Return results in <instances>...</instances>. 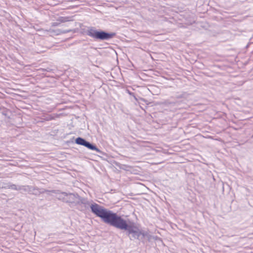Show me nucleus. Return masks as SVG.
<instances>
[{
    "instance_id": "1",
    "label": "nucleus",
    "mask_w": 253,
    "mask_h": 253,
    "mask_svg": "<svg viewBox=\"0 0 253 253\" xmlns=\"http://www.w3.org/2000/svg\"><path fill=\"white\" fill-rule=\"evenodd\" d=\"M107 224L126 231V234L129 236L131 240L137 239L143 242L142 241L143 238L146 237L149 241L151 239V235L147 232L140 230L134 225V223L129 221L128 222L116 212H113Z\"/></svg>"
},
{
    "instance_id": "2",
    "label": "nucleus",
    "mask_w": 253,
    "mask_h": 253,
    "mask_svg": "<svg viewBox=\"0 0 253 253\" xmlns=\"http://www.w3.org/2000/svg\"><path fill=\"white\" fill-rule=\"evenodd\" d=\"M78 209L81 211H85L90 209L92 213L101 218L102 221L106 223L111 217L113 211L94 202L92 200H88L86 198L78 196V201L75 204Z\"/></svg>"
},
{
    "instance_id": "3",
    "label": "nucleus",
    "mask_w": 253,
    "mask_h": 253,
    "mask_svg": "<svg viewBox=\"0 0 253 253\" xmlns=\"http://www.w3.org/2000/svg\"><path fill=\"white\" fill-rule=\"evenodd\" d=\"M80 33L92 38L95 41H108L113 39L116 35L114 32L97 29L95 27L89 26L87 29L81 28Z\"/></svg>"
},
{
    "instance_id": "4",
    "label": "nucleus",
    "mask_w": 253,
    "mask_h": 253,
    "mask_svg": "<svg viewBox=\"0 0 253 253\" xmlns=\"http://www.w3.org/2000/svg\"><path fill=\"white\" fill-rule=\"evenodd\" d=\"M75 143L78 145L83 146L90 150L95 151L100 154L103 153L102 151L98 148L95 144L87 141L84 138L81 137H78L76 138L75 139Z\"/></svg>"
},
{
    "instance_id": "5",
    "label": "nucleus",
    "mask_w": 253,
    "mask_h": 253,
    "mask_svg": "<svg viewBox=\"0 0 253 253\" xmlns=\"http://www.w3.org/2000/svg\"><path fill=\"white\" fill-rule=\"evenodd\" d=\"M187 97V94L186 92H182V93L176 94L174 96L171 97L174 99L173 101L169 102V104H174L177 106L184 103Z\"/></svg>"
},
{
    "instance_id": "6",
    "label": "nucleus",
    "mask_w": 253,
    "mask_h": 253,
    "mask_svg": "<svg viewBox=\"0 0 253 253\" xmlns=\"http://www.w3.org/2000/svg\"><path fill=\"white\" fill-rule=\"evenodd\" d=\"M31 190V193H30V195H34L35 196H39L40 194H43L44 193H58L59 192V191L58 190H46L43 188L40 189L37 186H32V188Z\"/></svg>"
},
{
    "instance_id": "7",
    "label": "nucleus",
    "mask_w": 253,
    "mask_h": 253,
    "mask_svg": "<svg viewBox=\"0 0 253 253\" xmlns=\"http://www.w3.org/2000/svg\"><path fill=\"white\" fill-rule=\"evenodd\" d=\"M63 194L67 196L66 203L68 204H72L75 205L77 201V199H78V196L79 195L76 193H67L66 192H63Z\"/></svg>"
},
{
    "instance_id": "8",
    "label": "nucleus",
    "mask_w": 253,
    "mask_h": 253,
    "mask_svg": "<svg viewBox=\"0 0 253 253\" xmlns=\"http://www.w3.org/2000/svg\"><path fill=\"white\" fill-rule=\"evenodd\" d=\"M31 188L32 186L30 185H19V187L18 188L19 191L22 190V193H24L25 194L28 193L30 194L31 193Z\"/></svg>"
},
{
    "instance_id": "9",
    "label": "nucleus",
    "mask_w": 253,
    "mask_h": 253,
    "mask_svg": "<svg viewBox=\"0 0 253 253\" xmlns=\"http://www.w3.org/2000/svg\"><path fill=\"white\" fill-rule=\"evenodd\" d=\"M19 187V185H17L14 184H12L11 183H8L6 184L5 186L2 187V188L4 189H11L12 190L19 191L18 188Z\"/></svg>"
},
{
    "instance_id": "10",
    "label": "nucleus",
    "mask_w": 253,
    "mask_h": 253,
    "mask_svg": "<svg viewBox=\"0 0 253 253\" xmlns=\"http://www.w3.org/2000/svg\"><path fill=\"white\" fill-rule=\"evenodd\" d=\"M73 20L71 17L69 16H66V17H63L60 16L57 19V21H59L60 24L61 23H64L66 22H68Z\"/></svg>"
},
{
    "instance_id": "11",
    "label": "nucleus",
    "mask_w": 253,
    "mask_h": 253,
    "mask_svg": "<svg viewBox=\"0 0 253 253\" xmlns=\"http://www.w3.org/2000/svg\"><path fill=\"white\" fill-rule=\"evenodd\" d=\"M59 193L58 194H59V196L58 199L59 200H61L63 202L66 203L67 196L64 195V194H63V192H60V190H59Z\"/></svg>"
},
{
    "instance_id": "12",
    "label": "nucleus",
    "mask_w": 253,
    "mask_h": 253,
    "mask_svg": "<svg viewBox=\"0 0 253 253\" xmlns=\"http://www.w3.org/2000/svg\"><path fill=\"white\" fill-rule=\"evenodd\" d=\"M51 32L54 33L56 35H59L61 34V29L52 30Z\"/></svg>"
},
{
    "instance_id": "13",
    "label": "nucleus",
    "mask_w": 253,
    "mask_h": 253,
    "mask_svg": "<svg viewBox=\"0 0 253 253\" xmlns=\"http://www.w3.org/2000/svg\"><path fill=\"white\" fill-rule=\"evenodd\" d=\"M60 24V23L59 21H57V19L56 20V21L55 22H53L51 23V26L52 27H56L58 26Z\"/></svg>"
},
{
    "instance_id": "14",
    "label": "nucleus",
    "mask_w": 253,
    "mask_h": 253,
    "mask_svg": "<svg viewBox=\"0 0 253 253\" xmlns=\"http://www.w3.org/2000/svg\"><path fill=\"white\" fill-rule=\"evenodd\" d=\"M69 32H71V30H69V29L64 30H61V34H66V33H68Z\"/></svg>"
},
{
    "instance_id": "15",
    "label": "nucleus",
    "mask_w": 253,
    "mask_h": 253,
    "mask_svg": "<svg viewBox=\"0 0 253 253\" xmlns=\"http://www.w3.org/2000/svg\"><path fill=\"white\" fill-rule=\"evenodd\" d=\"M69 30H71V32L75 33L78 31V29H69Z\"/></svg>"
},
{
    "instance_id": "16",
    "label": "nucleus",
    "mask_w": 253,
    "mask_h": 253,
    "mask_svg": "<svg viewBox=\"0 0 253 253\" xmlns=\"http://www.w3.org/2000/svg\"><path fill=\"white\" fill-rule=\"evenodd\" d=\"M44 71H46L47 72H49L50 70H51L50 68H47L46 69H44Z\"/></svg>"
},
{
    "instance_id": "17",
    "label": "nucleus",
    "mask_w": 253,
    "mask_h": 253,
    "mask_svg": "<svg viewBox=\"0 0 253 253\" xmlns=\"http://www.w3.org/2000/svg\"><path fill=\"white\" fill-rule=\"evenodd\" d=\"M128 93L130 94V95H131L132 94H133V93H132L131 92H130V91L128 90Z\"/></svg>"
},
{
    "instance_id": "18",
    "label": "nucleus",
    "mask_w": 253,
    "mask_h": 253,
    "mask_svg": "<svg viewBox=\"0 0 253 253\" xmlns=\"http://www.w3.org/2000/svg\"><path fill=\"white\" fill-rule=\"evenodd\" d=\"M52 119V118L50 117L49 118L46 119V120L48 121V120H51Z\"/></svg>"
}]
</instances>
